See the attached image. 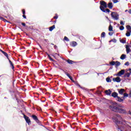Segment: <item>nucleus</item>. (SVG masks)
I'll list each match as a JSON object with an SVG mask.
<instances>
[{"label": "nucleus", "instance_id": "obj_1", "mask_svg": "<svg viewBox=\"0 0 131 131\" xmlns=\"http://www.w3.org/2000/svg\"><path fill=\"white\" fill-rule=\"evenodd\" d=\"M114 122L117 125L118 131H123L125 129V127L129 126V123L122 119V118L119 115H117L114 118Z\"/></svg>", "mask_w": 131, "mask_h": 131}, {"label": "nucleus", "instance_id": "obj_2", "mask_svg": "<svg viewBox=\"0 0 131 131\" xmlns=\"http://www.w3.org/2000/svg\"><path fill=\"white\" fill-rule=\"evenodd\" d=\"M119 107H122V106L116 102H113L112 105L110 106V108L114 112H117Z\"/></svg>", "mask_w": 131, "mask_h": 131}, {"label": "nucleus", "instance_id": "obj_3", "mask_svg": "<svg viewBox=\"0 0 131 131\" xmlns=\"http://www.w3.org/2000/svg\"><path fill=\"white\" fill-rule=\"evenodd\" d=\"M107 8V4L104 1H101L100 2V9L102 12H106L105 10V8Z\"/></svg>", "mask_w": 131, "mask_h": 131}, {"label": "nucleus", "instance_id": "obj_4", "mask_svg": "<svg viewBox=\"0 0 131 131\" xmlns=\"http://www.w3.org/2000/svg\"><path fill=\"white\" fill-rule=\"evenodd\" d=\"M111 15V16L112 17V18L115 19V20H118V19L119 18V15H118V14H117V13L112 12Z\"/></svg>", "mask_w": 131, "mask_h": 131}, {"label": "nucleus", "instance_id": "obj_5", "mask_svg": "<svg viewBox=\"0 0 131 131\" xmlns=\"http://www.w3.org/2000/svg\"><path fill=\"white\" fill-rule=\"evenodd\" d=\"M122 107L123 106L119 107L117 112H118V113H122V114L126 113V111L122 108Z\"/></svg>", "mask_w": 131, "mask_h": 131}, {"label": "nucleus", "instance_id": "obj_6", "mask_svg": "<svg viewBox=\"0 0 131 131\" xmlns=\"http://www.w3.org/2000/svg\"><path fill=\"white\" fill-rule=\"evenodd\" d=\"M4 55H5V56L7 58V59L9 60V63L11 65L12 67V69H14V65L13 64V63L12 62V61L11 60H10V59H9V55H8L7 53H3Z\"/></svg>", "mask_w": 131, "mask_h": 131}, {"label": "nucleus", "instance_id": "obj_7", "mask_svg": "<svg viewBox=\"0 0 131 131\" xmlns=\"http://www.w3.org/2000/svg\"><path fill=\"white\" fill-rule=\"evenodd\" d=\"M131 75V69H129L127 73L125 74L124 77H129Z\"/></svg>", "mask_w": 131, "mask_h": 131}, {"label": "nucleus", "instance_id": "obj_8", "mask_svg": "<svg viewBox=\"0 0 131 131\" xmlns=\"http://www.w3.org/2000/svg\"><path fill=\"white\" fill-rule=\"evenodd\" d=\"M113 81L114 82H120V81H121V79H120V77H117L116 78H114L113 79Z\"/></svg>", "mask_w": 131, "mask_h": 131}, {"label": "nucleus", "instance_id": "obj_9", "mask_svg": "<svg viewBox=\"0 0 131 131\" xmlns=\"http://www.w3.org/2000/svg\"><path fill=\"white\" fill-rule=\"evenodd\" d=\"M24 117L27 123H30L31 121H30V119H29V117H27L26 115H24Z\"/></svg>", "mask_w": 131, "mask_h": 131}, {"label": "nucleus", "instance_id": "obj_10", "mask_svg": "<svg viewBox=\"0 0 131 131\" xmlns=\"http://www.w3.org/2000/svg\"><path fill=\"white\" fill-rule=\"evenodd\" d=\"M124 74V70H121L117 74V76H121Z\"/></svg>", "mask_w": 131, "mask_h": 131}, {"label": "nucleus", "instance_id": "obj_11", "mask_svg": "<svg viewBox=\"0 0 131 131\" xmlns=\"http://www.w3.org/2000/svg\"><path fill=\"white\" fill-rule=\"evenodd\" d=\"M125 92V90L123 89L118 90V93L120 95H123Z\"/></svg>", "mask_w": 131, "mask_h": 131}, {"label": "nucleus", "instance_id": "obj_12", "mask_svg": "<svg viewBox=\"0 0 131 131\" xmlns=\"http://www.w3.org/2000/svg\"><path fill=\"white\" fill-rule=\"evenodd\" d=\"M64 73L70 78V79H71V80H72V81H73V82H74V80H73V78H72V77H71L70 76V74H69V73H68L66 72H64Z\"/></svg>", "mask_w": 131, "mask_h": 131}, {"label": "nucleus", "instance_id": "obj_13", "mask_svg": "<svg viewBox=\"0 0 131 131\" xmlns=\"http://www.w3.org/2000/svg\"><path fill=\"white\" fill-rule=\"evenodd\" d=\"M32 118L34 120H35L36 122H38V118H37V117L34 115L32 116Z\"/></svg>", "mask_w": 131, "mask_h": 131}, {"label": "nucleus", "instance_id": "obj_14", "mask_svg": "<svg viewBox=\"0 0 131 131\" xmlns=\"http://www.w3.org/2000/svg\"><path fill=\"white\" fill-rule=\"evenodd\" d=\"M112 97H113L114 98H117V97H118V94L116 92H113L112 94Z\"/></svg>", "mask_w": 131, "mask_h": 131}, {"label": "nucleus", "instance_id": "obj_15", "mask_svg": "<svg viewBox=\"0 0 131 131\" xmlns=\"http://www.w3.org/2000/svg\"><path fill=\"white\" fill-rule=\"evenodd\" d=\"M126 51L127 54H128V53L130 52V49L129 48V46H128V45H126Z\"/></svg>", "mask_w": 131, "mask_h": 131}, {"label": "nucleus", "instance_id": "obj_16", "mask_svg": "<svg viewBox=\"0 0 131 131\" xmlns=\"http://www.w3.org/2000/svg\"><path fill=\"white\" fill-rule=\"evenodd\" d=\"M105 93L106 95H107V96H110V95H111V93H112V91L111 90H108L105 91Z\"/></svg>", "mask_w": 131, "mask_h": 131}, {"label": "nucleus", "instance_id": "obj_17", "mask_svg": "<svg viewBox=\"0 0 131 131\" xmlns=\"http://www.w3.org/2000/svg\"><path fill=\"white\" fill-rule=\"evenodd\" d=\"M123 98H120L119 96H118L117 98V100L118 102H123Z\"/></svg>", "mask_w": 131, "mask_h": 131}, {"label": "nucleus", "instance_id": "obj_18", "mask_svg": "<svg viewBox=\"0 0 131 131\" xmlns=\"http://www.w3.org/2000/svg\"><path fill=\"white\" fill-rule=\"evenodd\" d=\"M108 8H109V9H112V8H113V5H112V3H109L108 4Z\"/></svg>", "mask_w": 131, "mask_h": 131}, {"label": "nucleus", "instance_id": "obj_19", "mask_svg": "<svg viewBox=\"0 0 131 131\" xmlns=\"http://www.w3.org/2000/svg\"><path fill=\"white\" fill-rule=\"evenodd\" d=\"M126 57V55H125V54H122L120 57V59H121V60H124Z\"/></svg>", "mask_w": 131, "mask_h": 131}, {"label": "nucleus", "instance_id": "obj_20", "mask_svg": "<svg viewBox=\"0 0 131 131\" xmlns=\"http://www.w3.org/2000/svg\"><path fill=\"white\" fill-rule=\"evenodd\" d=\"M55 25L52 26V27L49 28V30L50 31H53V30H54V29H55Z\"/></svg>", "mask_w": 131, "mask_h": 131}, {"label": "nucleus", "instance_id": "obj_21", "mask_svg": "<svg viewBox=\"0 0 131 131\" xmlns=\"http://www.w3.org/2000/svg\"><path fill=\"white\" fill-rule=\"evenodd\" d=\"M108 30L109 31H113V27H112V26H111V25L109 26Z\"/></svg>", "mask_w": 131, "mask_h": 131}, {"label": "nucleus", "instance_id": "obj_22", "mask_svg": "<svg viewBox=\"0 0 131 131\" xmlns=\"http://www.w3.org/2000/svg\"><path fill=\"white\" fill-rule=\"evenodd\" d=\"M77 45V42H75V41H73L72 42V47H76V46Z\"/></svg>", "mask_w": 131, "mask_h": 131}, {"label": "nucleus", "instance_id": "obj_23", "mask_svg": "<svg viewBox=\"0 0 131 131\" xmlns=\"http://www.w3.org/2000/svg\"><path fill=\"white\" fill-rule=\"evenodd\" d=\"M127 97H128V94L127 93H124L123 97H122V98H123V99H124V98H127Z\"/></svg>", "mask_w": 131, "mask_h": 131}, {"label": "nucleus", "instance_id": "obj_24", "mask_svg": "<svg viewBox=\"0 0 131 131\" xmlns=\"http://www.w3.org/2000/svg\"><path fill=\"white\" fill-rule=\"evenodd\" d=\"M126 28L128 30V31H129L130 32H131V28L129 26H127Z\"/></svg>", "mask_w": 131, "mask_h": 131}, {"label": "nucleus", "instance_id": "obj_25", "mask_svg": "<svg viewBox=\"0 0 131 131\" xmlns=\"http://www.w3.org/2000/svg\"><path fill=\"white\" fill-rule=\"evenodd\" d=\"M130 32H129V31H127L126 33V36H129L130 35Z\"/></svg>", "mask_w": 131, "mask_h": 131}, {"label": "nucleus", "instance_id": "obj_26", "mask_svg": "<svg viewBox=\"0 0 131 131\" xmlns=\"http://www.w3.org/2000/svg\"><path fill=\"white\" fill-rule=\"evenodd\" d=\"M67 62L68 63H69V64H73V61L72 60H68Z\"/></svg>", "mask_w": 131, "mask_h": 131}, {"label": "nucleus", "instance_id": "obj_27", "mask_svg": "<svg viewBox=\"0 0 131 131\" xmlns=\"http://www.w3.org/2000/svg\"><path fill=\"white\" fill-rule=\"evenodd\" d=\"M106 80L107 82H111V79L109 77L106 78Z\"/></svg>", "mask_w": 131, "mask_h": 131}, {"label": "nucleus", "instance_id": "obj_28", "mask_svg": "<svg viewBox=\"0 0 131 131\" xmlns=\"http://www.w3.org/2000/svg\"><path fill=\"white\" fill-rule=\"evenodd\" d=\"M0 19L1 20H3V21H4V22H9L8 20H7L6 19L2 17H0Z\"/></svg>", "mask_w": 131, "mask_h": 131}, {"label": "nucleus", "instance_id": "obj_29", "mask_svg": "<svg viewBox=\"0 0 131 131\" xmlns=\"http://www.w3.org/2000/svg\"><path fill=\"white\" fill-rule=\"evenodd\" d=\"M110 64L111 65H112V66H113L114 65H115L116 64V62L115 61H112L110 63Z\"/></svg>", "mask_w": 131, "mask_h": 131}, {"label": "nucleus", "instance_id": "obj_30", "mask_svg": "<svg viewBox=\"0 0 131 131\" xmlns=\"http://www.w3.org/2000/svg\"><path fill=\"white\" fill-rule=\"evenodd\" d=\"M115 65L116 66H119L120 65V62L119 61H116Z\"/></svg>", "mask_w": 131, "mask_h": 131}, {"label": "nucleus", "instance_id": "obj_31", "mask_svg": "<svg viewBox=\"0 0 131 131\" xmlns=\"http://www.w3.org/2000/svg\"><path fill=\"white\" fill-rule=\"evenodd\" d=\"M64 40H66V41H69V39L67 36H64Z\"/></svg>", "mask_w": 131, "mask_h": 131}, {"label": "nucleus", "instance_id": "obj_32", "mask_svg": "<svg viewBox=\"0 0 131 131\" xmlns=\"http://www.w3.org/2000/svg\"><path fill=\"white\" fill-rule=\"evenodd\" d=\"M105 32H102L101 35V37H105Z\"/></svg>", "mask_w": 131, "mask_h": 131}, {"label": "nucleus", "instance_id": "obj_33", "mask_svg": "<svg viewBox=\"0 0 131 131\" xmlns=\"http://www.w3.org/2000/svg\"><path fill=\"white\" fill-rule=\"evenodd\" d=\"M123 29H124V27H123V26H121V27H120V30H123Z\"/></svg>", "mask_w": 131, "mask_h": 131}, {"label": "nucleus", "instance_id": "obj_34", "mask_svg": "<svg viewBox=\"0 0 131 131\" xmlns=\"http://www.w3.org/2000/svg\"><path fill=\"white\" fill-rule=\"evenodd\" d=\"M121 42H122V43H125V40H123V39H121L120 40Z\"/></svg>", "mask_w": 131, "mask_h": 131}, {"label": "nucleus", "instance_id": "obj_35", "mask_svg": "<svg viewBox=\"0 0 131 131\" xmlns=\"http://www.w3.org/2000/svg\"><path fill=\"white\" fill-rule=\"evenodd\" d=\"M76 85H77L78 86H79V88H80L81 89H83V88L80 86V85H79V84H78V83H76Z\"/></svg>", "mask_w": 131, "mask_h": 131}, {"label": "nucleus", "instance_id": "obj_36", "mask_svg": "<svg viewBox=\"0 0 131 131\" xmlns=\"http://www.w3.org/2000/svg\"><path fill=\"white\" fill-rule=\"evenodd\" d=\"M113 2L114 4H116V3H118V0H113Z\"/></svg>", "mask_w": 131, "mask_h": 131}, {"label": "nucleus", "instance_id": "obj_37", "mask_svg": "<svg viewBox=\"0 0 131 131\" xmlns=\"http://www.w3.org/2000/svg\"><path fill=\"white\" fill-rule=\"evenodd\" d=\"M53 18L54 19H58V15L56 14Z\"/></svg>", "mask_w": 131, "mask_h": 131}, {"label": "nucleus", "instance_id": "obj_38", "mask_svg": "<svg viewBox=\"0 0 131 131\" xmlns=\"http://www.w3.org/2000/svg\"><path fill=\"white\" fill-rule=\"evenodd\" d=\"M22 11H23V15H25V9H23Z\"/></svg>", "mask_w": 131, "mask_h": 131}, {"label": "nucleus", "instance_id": "obj_39", "mask_svg": "<svg viewBox=\"0 0 131 131\" xmlns=\"http://www.w3.org/2000/svg\"><path fill=\"white\" fill-rule=\"evenodd\" d=\"M125 65L128 66L129 65V63L128 62H126L125 63Z\"/></svg>", "mask_w": 131, "mask_h": 131}, {"label": "nucleus", "instance_id": "obj_40", "mask_svg": "<svg viewBox=\"0 0 131 131\" xmlns=\"http://www.w3.org/2000/svg\"><path fill=\"white\" fill-rule=\"evenodd\" d=\"M105 12H107V13H109V12H110V10L108 9H106V10H105Z\"/></svg>", "mask_w": 131, "mask_h": 131}, {"label": "nucleus", "instance_id": "obj_41", "mask_svg": "<svg viewBox=\"0 0 131 131\" xmlns=\"http://www.w3.org/2000/svg\"><path fill=\"white\" fill-rule=\"evenodd\" d=\"M120 24H121V25H124V23H123V21H120Z\"/></svg>", "mask_w": 131, "mask_h": 131}, {"label": "nucleus", "instance_id": "obj_42", "mask_svg": "<svg viewBox=\"0 0 131 131\" xmlns=\"http://www.w3.org/2000/svg\"><path fill=\"white\" fill-rule=\"evenodd\" d=\"M21 25H23V26H26V23H22Z\"/></svg>", "mask_w": 131, "mask_h": 131}, {"label": "nucleus", "instance_id": "obj_43", "mask_svg": "<svg viewBox=\"0 0 131 131\" xmlns=\"http://www.w3.org/2000/svg\"><path fill=\"white\" fill-rule=\"evenodd\" d=\"M23 18H24V19H26V15H25V14H24L23 15Z\"/></svg>", "mask_w": 131, "mask_h": 131}, {"label": "nucleus", "instance_id": "obj_44", "mask_svg": "<svg viewBox=\"0 0 131 131\" xmlns=\"http://www.w3.org/2000/svg\"><path fill=\"white\" fill-rule=\"evenodd\" d=\"M108 34H109V35H113V32H110V33H108Z\"/></svg>", "mask_w": 131, "mask_h": 131}, {"label": "nucleus", "instance_id": "obj_45", "mask_svg": "<svg viewBox=\"0 0 131 131\" xmlns=\"http://www.w3.org/2000/svg\"><path fill=\"white\" fill-rule=\"evenodd\" d=\"M49 59H50V60H51V61H54V59H53V58H52V57H51V56H49Z\"/></svg>", "mask_w": 131, "mask_h": 131}, {"label": "nucleus", "instance_id": "obj_46", "mask_svg": "<svg viewBox=\"0 0 131 131\" xmlns=\"http://www.w3.org/2000/svg\"><path fill=\"white\" fill-rule=\"evenodd\" d=\"M49 59H50V60H51V61H54V59H53V58H52V57H51V56H49Z\"/></svg>", "mask_w": 131, "mask_h": 131}, {"label": "nucleus", "instance_id": "obj_47", "mask_svg": "<svg viewBox=\"0 0 131 131\" xmlns=\"http://www.w3.org/2000/svg\"><path fill=\"white\" fill-rule=\"evenodd\" d=\"M128 13H129V14H131V10H130V9L128 11Z\"/></svg>", "mask_w": 131, "mask_h": 131}, {"label": "nucleus", "instance_id": "obj_48", "mask_svg": "<svg viewBox=\"0 0 131 131\" xmlns=\"http://www.w3.org/2000/svg\"><path fill=\"white\" fill-rule=\"evenodd\" d=\"M2 53H3V54H4L5 53V52L4 51H1Z\"/></svg>", "mask_w": 131, "mask_h": 131}, {"label": "nucleus", "instance_id": "obj_49", "mask_svg": "<svg viewBox=\"0 0 131 131\" xmlns=\"http://www.w3.org/2000/svg\"><path fill=\"white\" fill-rule=\"evenodd\" d=\"M2 53H3V54H4L5 53V52L4 51H1Z\"/></svg>", "mask_w": 131, "mask_h": 131}, {"label": "nucleus", "instance_id": "obj_50", "mask_svg": "<svg viewBox=\"0 0 131 131\" xmlns=\"http://www.w3.org/2000/svg\"><path fill=\"white\" fill-rule=\"evenodd\" d=\"M48 58H50V57H51V56H50L49 54H48Z\"/></svg>", "mask_w": 131, "mask_h": 131}, {"label": "nucleus", "instance_id": "obj_51", "mask_svg": "<svg viewBox=\"0 0 131 131\" xmlns=\"http://www.w3.org/2000/svg\"><path fill=\"white\" fill-rule=\"evenodd\" d=\"M39 47L41 49H42L41 46L40 45H39Z\"/></svg>", "mask_w": 131, "mask_h": 131}, {"label": "nucleus", "instance_id": "obj_52", "mask_svg": "<svg viewBox=\"0 0 131 131\" xmlns=\"http://www.w3.org/2000/svg\"><path fill=\"white\" fill-rule=\"evenodd\" d=\"M2 51H3V50H2V49H0V52H2Z\"/></svg>", "mask_w": 131, "mask_h": 131}, {"label": "nucleus", "instance_id": "obj_53", "mask_svg": "<svg viewBox=\"0 0 131 131\" xmlns=\"http://www.w3.org/2000/svg\"><path fill=\"white\" fill-rule=\"evenodd\" d=\"M55 47V48H56V46H54Z\"/></svg>", "mask_w": 131, "mask_h": 131}, {"label": "nucleus", "instance_id": "obj_54", "mask_svg": "<svg viewBox=\"0 0 131 131\" xmlns=\"http://www.w3.org/2000/svg\"><path fill=\"white\" fill-rule=\"evenodd\" d=\"M47 55H49V54L47 53Z\"/></svg>", "mask_w": 131, "mask_h": 131}, {"label": "nucleus", "instance_id": "obj_55", "mask_svg": "<svg viewBox=\"0 0 131 131\" xmlns=\"http://www.w3.org/2000/svg\"><path fill=\"white\" fill-rule=\"evenodd\" d=\"M77 93H78V92H77Z\"/></svg>", "mask_w": 131, "mask_h": 131}]
</instances>
